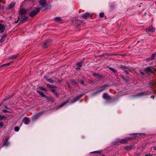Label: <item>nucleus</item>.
I'll return each instance as SVG.
<instances>
[{
  "instance_id": "nucleus-1",
  "label": "nucleus",
  "mask_w": 156,
  "mask_h": 156,
  "mask_svg": "<svg viewBox=\"0 0 156 156\" xmlns=\"http://www.w3.org/2000/svg\"><path fill=\"white\" fill-rule=\"evenodd\" d=\"M131 138L127 137L125 139H122L121 140L119 139H117L116 140L115 143L117 144L118 143H120L122 144H126L127 143L128 141Z\"/></svg>"
},
{
  "instance_id": "nucleus-2",
  "label": "nucleus",
  "mask_w": 156,
  "mask_h": 156,
  "mask_svg": "<svg viewBox=\"0 0 156 156\" xmlns=\"http://www.w3.org/2000/svg\"><path fill=\"white\" fill-rule=\"evenodd\" d=\"M40 11V9L38 8H36L35 9H34L29 14V16L33 17L37 14Z\"/></svg>"
},
{
  "instance_id": "nucleus-3",
  "label": "nucleus",
  "mask_w": 156,
  "mask_h": 156,
  "mask_svg": "<svg viewBox=\"0 0 156 156\" xmlns=\"http://www.w3.org/2000/svg\"><path fill=\"white\" fill-rule=\"evenodd\" d=\"M154 69V67L153 66H150L146 67L145 69V71L147 72H150L151 73L154 74V72L152 70Z\"/></svg>"
},
{
  "instance_id": "nucleus-4",
  "label": "nucleus",
  "mask_w": 156,
  "mask_h": 156,
  "mask_svg": "<svg viewBox=\"0 0 156 156\" xmlns=\"http://www.w3.org/2000/svg\"><path fill=\"white\" fill-rule=\"evenodd\" d=\"M154 29L153 27H150L147 29L146 31L148 34H151L154 32Z\"/></svg>"
},
{
  "instance_id": "nucleus-5",
  "label": "nucleus",
  "mask_w": 156,
  "mask_h": 156,
  "mask_svg": "<svg viewBox=\"0 0 156 156\" xmlns=\"http://www.w3.org/2000/svg\"><path fill=\"white\" fill-rule=\"evenodd\" d=\"M43 112H39L34 115L32 117V119L34 120H36L39 118L43 113Z\"/></svg>"
},
{
  "instance_id": "nucleus-6",
  "label": "nucleus",
  "mask_w": 156,
  "mask_h": 156,
  "mask_svg": "<svg viewBox=\"0 0 156 156\" xmlns=\"http://www.w3.org/2000/svg\"><path fill=\"white\" fill-rule=\"evenodd\" d=\"M81 17L84 19H87L89 18L90 17V14L86 12L83 14Z\"/></svg>"
},
{
  "instance_id": "nucleus-7",
  "label": "nucleus",
  "mask_w": 156,
  "mask_h": 156,
  "mask_svg": "<svg viewBox=\"0 0 156 156\" xmlns=\"http://www.w3.org/2000/svg\"><path fill=\"white\" fill-rule=\"evenodd\" d=\"M16 3L14 2H12L7 7V9H11L15 5Z\"/></svg>"
},
{
  "instance_id": "nucleus-8",
  "label": "nucleus",
  "mask_w": 156,
  "mask_h": 156,
  "mask_svg": "<svg viewBox=\"0 0 156 156\" xmlns=\"http://www.w3.org/2000/svg\"><path fill=\"white\" fill-rule=\"evenodd\" d=\"M156 57V53H154L153 54H152L150 57L148 59H147V61L149 60H154L155 59V58Z\"/></svg>"
},
{
  "instance_id": "nucleus-9",
  "label": "nucleus",
  "mask_w": 156,
  "mask_h": 156,
  "mask_svg": "<svg viewBox=\"0 0 156 156\" xmlns=\"http://www.w3.org/2000/svg\"><path fill=\"white\" fill-rule=\"evenodd\" d=\"M23 122H24L25 124H28L29 123V119L27 117H25L23 119Z\"/></svg>"
},
{
  "instance_id": "nucleus-10",
  "label": "nucleus",
  "mask_w": 156,
  "mask_h": 156,
  "mask_svg": "<svg viewBox=\"0 0 156 156\" xmlns=\"http://www.w3.org/2000/svg\"><path fill=\"white\" fill-rule=\"evenodd\" d=\"M69 101V100L63 103L60 105L56 107V109H57L58 108H60L62 107L63 106H64L65 105H66V103H67Z\"/></svg>"
},
{
  "instance_id": "nucleus-11",
  "label": "nucleus",
  "mask_w": 156,
  "mask_h": 156,
  "mask_svg": "<svg viewBox=\"0 0 156 156\" xmlns=\"http://www.w3.org/2000/svg\"><path fill=\"white\" fill-rule=\"evenodd\" d=\"M108 86V85H104L103 86H102V87H101L102 88L100 90H99L97 91V93H99L100 92L102 91L103 90H104L105 89V88Z\"/></svg>"
},
{
  "instance_id": "nucleus-12",
  "label": "nucleus",
  "mask_w": 156,
  "mask_h": 156,
  "mask_svg": "<svg viewBox=\"0 0 156 156\" xmlns=\"http://www.w3.org/2000/svg\"><path fill=\"white\" fill-rule=\"evenodd\" d=\"M5 30L4 26L2 24H0V33L4 32Z\"/></svg>"
},
{
  "instance_id": "nucleus-13",
  "label": "nucleus",
  "mask_w": 156,
  "mask_h": 156,
  "mask_svg": "<svg viewBox=\"0 0 156 156\" xmlns=\"http://www.w3.org/2000/svg\"><path fill=\"white\" fill-rule=\"evenodd\" d=\"M6 37V35L4 34L3 36L2 37L1 39H0V42L2 43L4 41Z\"/></svg>"
},
{
  "instance_id": "nucleus-14",
  "label": "nucleus",
  "mask_w": 156,
  "mask_h": 156,
  "mask_svg": "<svg viewBox=\"0 0 156 156\" xmlns=\"http://www.w3.org/2000/svg\"><path fill=\"white\" fill-rule=\"evenodd\" d=\"M82 96V95H80V96H76L75 98L73 99V101L72 102V103H73L77 101L79 98L81 97Z\"/></svg>"
},
{
  "instance_id": "nucleus-15",
  "label": "nucleus",
  "mask_w": 156,
  "mask_h": 156,
  "mask_svg": "<svg viewBox=\"0 0 156 156\" xmlns=\"http://www.w3.org/2000/svg\"><path fill=\"white\" fill-rule=\"evenodd\" d=\"M26 12L25 9H21L20 10V14L23 15L26 13Z\"/></svg>"
},
{
  "instance_id": "nucleus-16",
  "label": "nucleus",
  "mask_w": 156,
  "mask_h": 156,
  "mask_svg": "<svg viewBox=\"0 0 156 156\" xmlns=\"http://www.w3.org/2000/svg\"><path fill=\"white\" fill-rule=\"evenodd\" d=\"M82 62H78L76 65V66H77V69H80L81 67L82 66Z\"/></svg>"
},
{
  "instance_id": "nucleus-17",
  "label": "nucleus",
  "mask_w": 156,
  "mask_h": 156,
  "mask_svg": "<svg viewBox=\"0 0 156 156\" xmlns=\"http://www.w3.org/2000/svg\"><path fill=\"white\" fill-rule=\"evenodd\" d=\"M39 4L42 5H44L46 4V1L45 0H40L39 1Z\"/></svg>"
},
{
  "instance_id": "nucleus-18",
  "label": "nucleus",
  "mask_w": 156,
  "mask_h": 156,
  "mask_svg": "<svg viewBox=\"0 0 156 156\" xmlns=\"http://www.w3.org/2000/svg\"><path fill=\"white\" fill-rule=\"evenodd\" d=\"M103 97L104 99L106 100L109 99L110 98V97L106 93L104 94L103 95Z\"/></svg>"
},
{
  "instance_id": "nucleus-19",
  "label": "nucleus",
  "mask_w": 156,
  "mask_h": 156,
  "mask_svg": "<svg viewBox=\"0 0 156 156\" xmlns=\"http://www.w3.org/2000/svg\"><path fill=\"white\" fill-rule=\"evenodd\" d=\"M46 79L47 81L51 83H54V81L51 78H46Z\"/></svg>"
},
{
  "instance_id": "nucleus-20",
  "label": "nucleus",
  "mask_w": 156,
  "mask_h": 156,
  "mask_svg": "<svg viewBox=\"0 0 156 156\" xmlns=\"http://www.w3.org/2000/svg\"><path fill=\"white\" fill-rule=\"evenodd\" d=\"M27 18V17L26 16H22L21 17L20 19L22 21L24 22L26 20Z\"/></svg>"
},
{
  "instance_id": "nucleus-21",
  "label": "nucleus",
  "mask_w": 156,
  "mask_h": 156,
  "mask_svg": "<svg viewBox=\"0 0 156 156\" xmlns=\"http://www.w3.org/2000/svg\"><path fill=\"white\" fill-rule=\"evenodd\" d=\"M37 92L42 97H45V95L44 93L41 91H39L38 90H37Z\"/></svg>"
},
{
  "instance_id": "nucleus-22",
  "label": "nucleus",
  "mask_w": 156,
  "mask_h": 156,
  "mask_svg": "<svg viewBox=\"0 0 156 156\" xmlns=\"http://www.w3.org/2000/svg\"><path fill=\"white\" fill-rule=\"evenodd\" d=\"M132 148V146H127L125 147L124 149L126 150H131Z\"/></svg>"
},
{
  "instance_id": "nucleus-23",
  "label": "nucleus",
  "mask_w": 156,
  "mask_h": 156,
  "mask_svg": "<svg viewBox=\"0 0 156 156\" xmlns=\"http://www.w3.org/2000/svg\"><path fill=\"white\" fill-rule=\"evenodd\" d=\"M54 20L57 22H60L61 20V18L59 17H56L55 18Z\"/></svg>"
},
{
  "instance_id": "nucleus-24",
  "label": "nucleus",
  "mask_w": 156,
  "mask_h": 156,
  "mask_svg": "<svg viewBox=\"0 0 156 156\" xmlns=\"http://www.w3.org/2000/svg\"><path fill=\"white\" fill-rule=\"evenodd\" d=\"M93 75L94 76L98 78L101 77V76L100 75L98 74V73H94L93 74Z\"/></svg>"
},
{
  "instance_id": "nucleus-25",
  "label": "nucleus",
  "mask_w": 156,
  "mask_h": 156,
  "mask_svg": "<svg viewBox=\"0 0 156 156\" xmlns=\"http://www.w3.org/2000/svg\"><path fill=\"white\" fill-rule=\"evenodd\" d=\"M18 56V54H16V55H14L10 56L9 58L15 59Z\"/></svg>"
},
{
  "instance_id": "nucleus-26",
  "label": "nucleus",
  "mask_w": 156,
  "mask_h": 156,
  "mask_svg": "<svg viewBox=\"0 0 156 156\" xmlns=\"http://www.w3.org/2000/svg\"><path fill=\"white\" fill-rule=\"evenodd\" d=\"M20 129V128L18 126H15L14 128V130L16 132H18Z\"/></svg>"
},
{
  "instance_id": "nucleus-27",
  "label": "nucleus",
  "mask_w": 156,
  "mask_h": 156,
  "mask_svg": "<svg viewBox=\"0 0 156 156\" xmlns=\"http://www.w3.org/2000/svg\"><path fill=\"white\" fill-rule=\"evenodd\" d=\"M144 94V93H140L139 94H137L136 95V96H143Z\"/></svg>"
},
{
  "instance_id": "nucleus-28",
  "label": "nucleus",
  "mask_w": 156,
  "mask_h": 156,
  "mask_svg": "<svg viewBox=\"0 0 156 156\" xmlns=\"http://www.w3.org/2000/svg\"><path fill=\"white\" fill-rule=\"evenodd\" d=\"M12 63V62H9V63L3 65L2 66H9Z\"/></svg>"
},
{
  "instance_id": "nucleus-29",
  "label": "nucleus",
  "mask_w": 156,
  "mask_h": 156,
  "mask_svg": "<svg viewBox=\"0 0 156 156\" xmlns=\"http://www.w3.org/2000/svg\"><path fill=\"white\" fill-rule=\"evenodd\" d=\"M9 143L8 142V141H5V142L4 143V146H7L9 145Z\"/></svg>"
},
{
  "instance_id": "nucleus-30",
  "label": "nucleus",
  "mask_w": 156,
  "mask_h": 156,
  "mask_svg": "<svg viewBox=\"0 0 156 156\" xmlns=\"http://www.w3.org/2000/svg\"><path fill=\"white\" fill-rule=\"evenodd\" d=\"M104 14L103 12H101L99 14V16L101 18H102L104 17Z\"/></svg>"
},
{
  "instance_id": "nucleus-31",
  "label": "nucleus",
  "mask_w": 156,
  "mask_h": 156,
  "mask_svg": "<svg viewBox=\"0 0 156 156\" xmlns=\"http://www.w3.org/2000/svg\"><path fill=\"white\" fill-rule=\"evenodd\" d=\"M109 69H110V70H111V71H112V72H113L114 73L116 71V70H115V69L113 68H110Z\"/></svg>"
},
{
  "instance_id": "nucleus-32",
  "label": "nucleus",
  "mask_w": 156,
  "mask_h": 156,
  "mask_svg": "<svg viewBox=\"0 0 156 156\" xmlns=\"http://www.w3.org/2000/svg\"><path fill=\"white\" fill-rule=\"evenodd\" d=\"M39 88L41 90H46V89L45 88L42 87H40Z\"/></svg>"
},
{
  "instance_id": "nucleus-33",
  "label": "nucleus",
  "mask_w": 156,
  "mask_h": 156,
  "mask_svg": "<svg viewBox=\"0 0 156 156\" xmlns=\"http://www.w3.org/2000/svg\"><path fill=\"white\" fill-rule=\"evenodd\" d=\"M79 82L80 83L82 84H83V85H84V82L83 81V80H80L79 81Z\"/></svg>"
},
{
  "instance_id": "nucleus-34",
  "label": "nucleus",
  "mask_w": 156,
  "mask_h": 156,
  "mask_svg": "<svg viewBox=\"0 0 156 156\" xmlns=\"http://www.w3.org/2000/svg\"><path fill=\"white\" fill-rule=\"evenodd\" d=\"M54 94L56 98L58 97V93L57 92H56L55 93H54Z\"/></svg>"
},
{
  "instance_id": "nucleus-35",
  "label": "nucleus",
  "mask_w": 156,
  "mask_h": 156,
  "mask_svg": "<svg viewBox=\"0 0 156 156\" xmlns=\"http://www.w3.org/2000/svg\"><path fill=\"white\" fill-rule=\"evenodd\" d=\"M47 86L48 87H54L52 86L51 85L49 84H47Z\"/></svg>"
},
{
  "instance_id": "nucleus-36",
  "label": "nucleus",
  "mask_w": 156,
  "mask_h": 156,
  "mask_svg": "<svg viewBox=\"0 0 156 156\" xmlns=\"http://www.w3.org/2000/svg\"><path fill=\"white\" fill-rule=\"evenodd\" d=\"M48 40H46L44 43L45 45H47L48 44Z\"/></svg>"
},
{
  "instance_id": "nucleus-37",
  "label": "nucleus",
  "mask_w": 156,
  "mask_h": 156,
  "mask_svg": "<svg viewBox=\"0 0 156 156\" xmlns=\"http://www.w3.org/2000/svg\"><path fill=\"white\" fill-rule=\"evenodd\" d=\"M9 138V136H7L6 137V139H5V141H8Z\"/></svg>"
},
{
  "instance_id": "nucleus-38",
  "label": "nucleus",
  "mask_w": 156,
  "mask_h": 156,
  "mask_svg": "<svg viewBox=\"0 0 156 156\" xmlns=\"http://www.w3.org/2000/svg\"><path fill=\"white\" fill-rule=\"evenodd\" d=\"M122 68L124 69H127V68L126 66H122Z\"/></svg>"
},
{
  "instance_id": "nucleus-39",
  "label": "nucleus",
  "mask_w": 156,
  "mask_h": 156,
  "mask_svg": "<svg viewBox=\"0 0 156 156\" xmlns=\"http://www.w3.org/2000/svg\"><path fill=\"white\" fill-rule=\"evenodd\" d=\"M145 156H151V155L150 154H145Z\"/></svg>"
},
{
  "instance_id": "nucleus-40",
  "label": "nucleus",
  "mask_w": 156,
  "mask_h": 156,
  "mask_svg": "<svg viewBox=\"0 0 156 156\" xmlns=\"http://www.w3.org/2000/svg\"><path fill=\"white\" fill-rule=\"evenodd\" d=\"M3 112L4 113H6L8 112V111L6 109H5L3 110Z\"/></svg>"
},
{
  "instance_id": "nucleus-41",
  "label": "nucleus",
  "mask_w": 156,
  "mask_h": 156,
  "mask_svg": "<svg viewBox=\"0 0 156 156\" xmlns=\"http://www.w3.org/2000/svg\"><path fill=\"white\" fill-rule=\"evenodd\" d=\"M4 118L3 116H2L1 115H0V119L1 120L2 119Z\"/></svg>"
},
{
  "instance_id": "nucleus-42",
  "label": "nucleus",
  "mask_w": 156,
  "mask_h": 156,
  "mask_svg": "<svg viewBox=\"0 0 156 156\" xmlns=\"http://www.w3.org/2000/svg\"><path fill=\"white\" fill-rule=\"evenodd\" d=\"M51 91L53 92L54 93H55L56 91H55V90L54 89H51Z\"/></svg>"
},
{
  "instance_id": "nucleus-43",
  "label": "nucleus",
  "mask_w": 156,
  "mask_h": 156,
  "mask_svg": "<svg viewBox=\"0 0 156 156\" xmlns=\"http://www.w3.org/2000/svg\"><path fill=\"white\" fill-rule=\"evenodd\" d=\"M9 98H5V99H3V101H3V102H4V101H6V100H7L8 99H9Z\"/></svg>"
},
{
  "instance_id": "nucleus-44",
  "label": "nucleus",
  "mask_w": 156,
  "mask_h": 156,
  "mask_svg": "<svg viewBox=\"0 0 156 156\" xmlns=\"http://www.w3.org/2000/svg\"><path fill=\"white\" fill-rule=\"evenodd\" d=\"M3 125V123L2 122H0V126H2Z\"/></svg>"
},
{
  "instance_id": "nucleus-45",
  "label": "nucleus",
  "mask_w": 156,
  "mask_h": 156,
  "mask_svg": "<svg viewBox=\"0 0 156 156\" xmlns=\"http://www.w3.org/2000/svg\"><path fill=\"white\" fill-rule=\"evenodd\" d=\"M72 82L73 83H76V82L74 80H72Z\"/></svg>"
},
{
  "instance_id": "nucleus-46",
  "label": "nucleus",
  "mask_w": 156,
  "mask_h": 156,
  "mask_svg": "<svg viewBox=\"0 0 156 156\" xmlns=\"http://www.w3.org/2000/svg\"><path fill=\"white\" fill-rule=\"evenodd\" d=\"M140 73H141L142 75H144V72H140Z\"/></svg>"
},
{
  "instance_id": "nucleus-47",
  "label": "nucleus",
  "mask_w": 156,
  "mask_h": 156,
  "mask_svg": "<svg viewBox=\"0 0 156 156\" xmlns=\"http://www.w3.org/2000/svg\"><path fill=\"white\" fill-rule=\"evenodd\" d=\"M153 149L154 150H156V147H153Z\"/></svg>"
},
{
  "instance_id": "nucleus-48",
  "label": "nucleus",
  "mask_w": 156,
  "mask_h": 156,
  "mask_svg": "<svg viewBox=\"0 0 156 156\" xmlns=\"http://www.w3.org/2000/svg\"><path fill=\"white\" fill-rule=\"evenodd\" d=\"M125 72L127 74H128V71H125Z\"/></svg>"
},
{
  "instance_id": "nucleus-49",
  "label": "nucleus",
  "mask_w": 156,
  "mask_h": 156,
  "mask_svg": "<svg viewBox=\"0 0 156 156\" xmlns=\"http://www.w3.org/2000/svg\"><path fill=\"white\" fill-rule=\"evenodd\" d=\"M5 108H7V109H8V108L6 106H5Z\"/></svg>"
},
{
  "instance_id": "nucleus-50",
  "label": "nucleus",
  "mask_w": 156,
  "mask_h": 156,
  "mask_svg": "<svg viewBox=\"0 0 156 156\" xmlns=\"http://www.w3.org/2000/svg\"><path fill=\"white\" fill-rule=\"evenodd\" d=\"M22 124H21L20 125V126H22Z\"/></svg>"
},
{
  "instance_id": "nucleus-51",
  "label": "nucleus",
  "mask_w": 156,
  "mask_h": 156,
  "mask_svg": "<svg viewBox=\"0 0 156 156\" xmlns=\"http://www.w3.org/2000/svg\"><path fill=\"white\" fill-rule=\"evenodd\" d=\"M102 156H105V155H102Z\"/></svg>"
}]
</instances>
